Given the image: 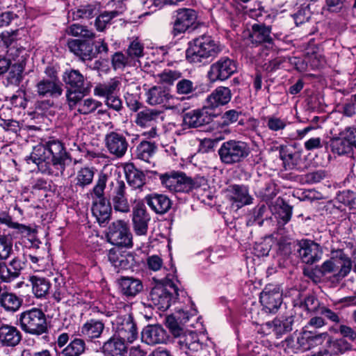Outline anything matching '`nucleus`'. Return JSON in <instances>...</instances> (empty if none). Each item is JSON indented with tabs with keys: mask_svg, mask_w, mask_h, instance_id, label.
<instances>
[{
	"mask_svg": "<svg viewBox=\"0 0 356 356\" xmlns=\"http://www.w3.org/2000/svg\"><path fill=\"white\" fill-rule=\"evenodd\" d=\"M67 159L63 143L54 138L35 145L29 157L41 172L56 177L63 173Z\"/></svg>",
	"mask_w": 356,
	"mask_h": 356,
	"instance_id": "f257e3e1",
	"label": "nucleus"
},
{
	"mask_svg": "<svg viewBox=\"0 0 356 356\" xmlns=\"http://www.w3.org/2000/svg\"><path fill=\"white\" fill-rule=\"evenodd\" d=\"M220 51L218 44L209 35H201L189 44L186 51L187 60L193 64L204 62Z\"/></svg>",
	"mask_w": 356,
	"mask_h": 356,
	"instance_id": "f03ea898",
	"label": "nucleus"
},
{
	"mask_svg": "<svg viewBox=\"0 0 356 356\" xmlns=\"http://www.w3.org/2000/svg\"><path fill=\"white\" fill-rule=\"evenodd\" d=\"M351 269V259L343 250H339L330 259L325 261L321 266H317L315 270L321 277L333 273L337 280H341L349 274Z\"/></svg>",
	"mask_w": 356,
	"mask_h": 356,
	"instance_id": "7ed1b4c3",
	"label": "nucleus"
},
{
	"mask_svg": "<svg viewBox=\"0 0 356 356\" xmlns=\"http://www.w3.org/2000/svg\"><path fill=\"white\" fill-rule=\"evenodd\" d=\"M17 321L26 334L40 336L47 332L46 315L40 309L33 307L21 312Z\"/></svg>",
	"mask_w": 356,
	"mask_h": 356,
	"instance_id": "20e7f679",
	"label": "nucleus"
},
{
	"mask_svg": "<svg viewBox=\"0 0 356 356\" xmlns=\"http://www.w3.org/2000/svg\"><path fill=\"white\" fill-rule=\"evenodd\" d=\"M178 291L175 284L166 277L165 284H157L152 289L148 297L149 305L159 310H167L178 298Z\"/></svg>",
	"mask_w": 356,
	"mask_h": 356,
	"instance_id": "39448f33",
	"label": "nucleus"
},
{
	"mask_svg": "<svg viewBox=\"0 0 356 356\" xmlns=\"http://www.w3.org/2000/svg\"><path fill=\"white\" fill-rule=\"evenodd\" d=\"M218 154L222 163L232 165L245 159L250 154V147L243 141L229 140L222 143Z\"/></svg>",
	"mask_w": 356,
	"mask_h": 356,
	"instance_id": "423d86ee",
	"label": "nucleus"
},
{
	"mask_svg": "<svg viewBox=\"0 0 356 356\" xmlns=\"http://www.w3.org/2000/svg\"><path fill=\"white\" fill-rule=\"evenodd\" d=\"M159 179L163 187L170 192L188 193L199 187L197 181L187 177L184 172L170 171L160 175Z\"/></svg>",
	"mask_w": 356,
	"mask_h": 356,
	"instance_id": "0eeeda50",
	"label": "nucleus"
},
{
	"mask_svg": "<svg viewBox=\"0 0 356 356\" xmlns=\"http://www.w3.org/2000/svg\"><path fill=\"white\" fill-rule=\"evenodd\" d=\"M107 178L106 174H100L97 184L93 188V192L99 200L93 203L92 213L99 224L104 223L109 220L111 213V204L108 200L104 197Z\"/></svg>",
	"mask_w": 356,
	"mask_h": 356,
	"instance_id": "6e6552de",
	"label": "nucleus"
},
{
	"mask_svg": "<svg viewBox=\"0 0 356 356\" xmlns=\"http://www.w3.org/2000/svg\"><path fill=\"white\" fill-rule=\"evenodd\" d=\"M109 197L115 211L127 213L131 211V202L129 200L127 186L121 179H115L109 184Z\"/></svg>",
	"mask_w": 356,
	"mask_h": 356,
	"instance_id": "1a4fd4ad",
	"label": "nucleus"
},
{
	"mask_svg": "<svg viewBox=\"0 0 356 356\" xmlns=\"http://www.w3.org/2000/svg\"><path fill=\"white\" fill-rule=\"evenodd\" d=\"M111 323L114 334L127 343H132L138 339L136 325L131 315L118 316L111 321Z\"/></svg>",
	"mask_w": 356,
	"mask_h": 356,
	"instance_id": "9d476101",
	"label": "nucleus"
},
{
	"mask_svg": "<svg viewBox=\"0 0 356 356\" xmlns=\"http://www.w3.org/2000/svg\"><path fill=\"white\" fill-rule=\"evenodd\" d=\"M108 241L117 246L125 248L132 247V234L130 232L129 225L122 220L112 222L107 234Z\"/></svg>",
	"mask_w": 356,
	"mask_h": 356,
	"instance_id": "9b49d317",
	"label": "nucleus"
},
{
	"mask_svg": "<svg viewBox=\"0 0 356 356\" xmlns=\"http://www.w3.org/2000/svg\"><path fill=\"white\" fill-rule=\"evenodd\" d=\"M296 245L298 257L302 263L312 265L321 260L323 250L318 243L310 239H302Z\"/></svg>",
	"mask_w": 356,
	"mask_h": 356,
	"instance_id": "f8f14e48",
	"label": "nucleus"
},
{
	"mask_svg": "<svg viewBox=\"0 0 356 356\" xmlns=\"http://www.w3.org/2000/svg\"><path fill=\"white\" fill-rule=\"evenodd\" d=\"M88 93L70 92L67 99L69 106L71 109H75L81 115H89L94 113L102 106L99 101L91 97L83 99Z\"/></svg>",
	"mask_w": 356,
	"mask_h": 356,
	"instance_id": "ddd939ff",
	"label": "nucleus"
},
{
	"mask_svg": "<svg viewBox=\"0 0 356 356\" xmlns=\"http://www.w3.org/2000/svg\"><path fill=\"white\" fill-rule=\"evenodd\" d=\"M235 61L228 57H222L213 63L208 72V77L211 82L225 81L236 72Z\"/></svg>",
	"mask_w": 356,
	"mask_h": 356,
	"instance_id": "4468645a",
	"label": "nucleus"
},
{
	"mask_svg": "<svg viewBox=\"0 0 356 356\" xmlns=\"http://www.w3.org/2000/svg\"><path fill=\"white\" fill-rule=\"evenodd\" d=\"M197 13L191 8H179L174 13V22L172 34L177 36L185 33L189 28L193 26L197 19Z\"/></svg>",
	"mask_w": 356,
	"mask_h": 356,
	"instance_id": "2eb2a0df",
	"label": "nucleus"
},
{
	"mask_svg": "<svg viewBox=\"0 0 356 356\" xmlns=\"http://www.w3.org/2000/svg\"><path fill=\"white\" fill-rule=\"evenodd\" d=\"M63 80L67 86L66 97L70 92L89 93L90 83L87 82L83 75L77 70H66L63 75Z\"/></svg>",
	"mask_w": 356,
	"mask_h": 356,
	"instance_id": "dca6fc26",
	"label": "nucleus"
},
{
	"mask_svg": "<svg viewBox=\"0 0 356 356\" xmlns=\"http://www.w3.org/2000/svg\"><path fill=\"white\" fill-rule=\"evenodd\" d=\"M161 113L159 111L145 108L136 114L135 123L140 127H150L149 131L144 132L143 135L148 138H154L157 135L156 124L161 118Z\"/></svg>",
	"mask_w": 356,
	"mask_h": 356,
	"instance_id": "f3484780",
	"label": "nucleus"
},
{
	"mask_svg": "<svg viewBox=\"0 0 356 356\" xmlns=\"http://www.w3.org/2000/svg\"><path fill=\"white\" fill-rule=\"evenodd\" d=\"M104 143L108 152L118 159L124 156L129 147L127 138L122 134L114 131L105 135Z\"/></svg>",
	"mask_w": 356,
	"mask_h": 356,
	"instance_id": "a211bd4d",
	"label": "nucleus"
},
{
	"mask_svg": "<svg viewBox=\"0 0 356 356\" xmlns=\"http://www.w3.org/2000/svg\"><path fill=\"white\" fill-rule=\"evenodd\" d=\"M174 343L176 347L186 355L204 350L197 334L193 332H182L175 338Z\"/></svg>",
	"mask_w": 356,
	"mask_h": 356,
	"instance_id": "6ab92c4d",
	"label": "nucleus"
},
{
	"mask_svg": "<svg viewBox=\"0 0 356 356\" xmlns=\"http://www.w3.org/2000/svg\"><path fill=\"white\" fill-rule=\"evenodd\" d=\"M108 261L119 272L133 268L137 263L136 255L130 252H122L119 249L112 248L108 254Z\"/></svg>",
	"mask_w": 356,
	"mask_h": 356,
	"instance_id": "aec40b11",
	"label": "nucleus"
},
{
	"mask_svg": "<svg viewBox=\"0 0 356 356\" xmlns=\"http://www.w3.org/2000/svg\"><path fill=\"white\" fill-rule=\"evenodd\" d=\"M35 88L37 94L43 97H58L63 91L62 83L54 74L49 79L40 80Z\"/></svg>",
	"mask_w": 356,
	"mask_h": 356,
	"instance_id": "412c9836",
	"label": "nucleus"
},
{
	"mask_svg": "<svg viewBox=\"0 0 356 356\" xmlns=\"http://www.w3.org/2000/svg\"><path fill=\"white\" fill-rule=\"evenodd\" d=\"M67 47L70 51L83 61L91 60L95 58L94 43L86 40L70 39Z\"/></svg>",
	"mask_w": 356,
	"mask_h": 356,
	"instance_id": "4be33fe9",
	"label": "nucleus"
},
{
	"mask_svg": "<svg viewBox=\"0 0 356 356\" xmlns=\"http://www.w3.org/2000/svg\"><path fill=\"white\" fill-rule=\"evenodd\" d=\"M22 339L20 330L11 324L2 323L0 325V346L2 347L13 348L17 346Z\"/></svg>",
	"mask_w": 356,
	"mask_h": 356,
	"instance_id": "5701e85b",
	"label": "nucleus"
},
{
	"mask_svg": "<svg viewBox=\"0 0 356 356\" xmlns=\"http://www.w3.org/2000/svg\"><path fill=\"white\" fill-rule=\"evenodd\" d=\"M145 96L147 103L152 106L161 105L168 107L171 99H177L164 88L158 86L149 88L145 92Z\"/></svg>",
	"mask_w": 356,
	"mask_h": 356,
	"instance_id": "b1692460",
	"label": "nucleus"
},
{
	"mask_svg": "<svg viewBox=\"0 0 356 356\" xmlns=\"http://www.w3.org/2000/svg\"><path fill=\"white\" fill-rule=\"evenodd\" d=\"M211 117L206 108L195 109L186 113L184 115V125L188 128H197L209 124Z\"/></svg>",
	"mask_w": 356,
	"mask_h": 356,
	"instance_id": "393cba45",
	"label": "nucleus"
},
{
	"mask_svg": "<svg viewBox=\"0 0 356 356\" xmlns=\"http://www.w3.org/2000/svg\"><path fill=\"white\" fill-rule=\"evenodd\" d=\"M9 72L8 79L11 83L18 84L22 80L24 71L23 62L12 63L10 58H0V74Z\"/></svg>",
	"mask_w": 356,
	"mask_h": 356,
	"instance_id": "a878e982",
	"label": "nucleus"
},
{
	"mask_svg": "<svg viewBox=\"0 0 356 356\" xmlns=\"http://www.w3.org/2000/svg\"><path fill=\"white\" fill-rule=\"evenodd\" d=\"M167 339L165 330L159 325L146 326L141 332V340L148 345L163 343Z\"/></svg>",
	"mask_w": 356,
	"mask_h": 356,
	"instance_id": "bb28decb",
	"label": "nucleus"
},
{
	"mask_svg": "<svg viewBox=\"0 0 356 356\" xmlns=\"http://www.w3.org/2000/svg\"><path fill=\"white\" fill-rule=\"evenodd\" d=\"M149 220L150 216L143 207L137 206L134 209L132 221L134 229L137 235L147 234Z\"/></svg>",
	"mask_w": 356,
	"mask_h": 356,
	"instance_id": "cd10ccee",
	"label": "nucleus"
},
{
	"mask_svg": "<svg viewBox=\"0 0 356 356\" xmlns=\"http://www.w3.org/2000/svg\"><path fill=\"white\" fill-rule=\"evenodd\" d=\"M232 98L231 90L229 88L219 86L207 97V107L216 108L227 104Z\"/></svg>",
	"mask_w": 356,
	"mask_h": 356,
	"instance_id": "c85d7f7f",
	"label": "nucleus"
},
{
	"mask_svg": "<svg viewBox=\"0 0 356 356\" xmlns=\"http://www.w3.org/2000/svg\"><path fill=\"white\" fill-rule=\"evenodd\" d=\"M270 209L280 226L284 225L291 220L292 208L282 198L278 197Z\"/></svg>",
	"mask_w": 356,
	"mask_h": 356,
	"instance_id": "c756f323",
	"label": "nucleus"
},
{
	"mask_svg": "<svg viewBox=\"0 0 356 356\" xmlns=\"http://www.w3.org/2000/svg\"><path fill=\"white\" fill-rule=\"evenodd\" d=\"M147 205L156 213L164 214L172 206L170 198L163 194L152 193L145 197Z\"/></svg>",
	"mask_w": 356,
	"mask_h": 356,
	"instance_id": "7c9ffc66",
	"label": "nucleus"
},
{
	"mask_svg": "<svg viewBox=\"0 0 356 356\" xmlns=\"http://www.w3.org/2000/svg\"><path fill=\"white\" fill-rule=\"evenodd\" d=\"M229 192L232 205H234L237 209L252 203V198L249 195L247 187L244 186H231Z\"/></svg>",
	"mask_w": 356,
	"mask_h": 356,
	"instance_id": "2f4dec72",
	"label": "nucleus"
},
{
	"mask_svg": "<svg viewBox=\"0 0 356 356\" xmlns=\"http://www.w3.org/2000/svg\"><path fill=\"white\" fill-rule=\"evenodd\" d=\"M127 341L115 334L102 346L103 352L108 356H124L127 353Z\"/></svg>",
	"mask_w": 356,
	"mask_h": 356,
	"instance_id": "473e14b6",
	"label": "nucleus"
},
{
	"mask_svg": "<svg viewBox=\"0 0 356 356\" xmlns=\"http://www.w3.org/2000/svg\"><path fill=\"white\" fill-rule=\"evenodd\" d=\"M328 337L327 332L312 335L310 332L304 331L297 337V346L300 351L307 350L314 345L321 344Z\"/></svg>",
	"mask_w": 356,
	"mask_h": 356,
	"instance_id": "72a5a7b5",
	"label": "nucleus"
},
{
	"mask_svg": "<svg viewBox=\"0 0 356 356\" xmlns=\"http://www.w3.org/2000/svg\"><path fill=\"white\" fill-rule=\"evenodd\" d=\"M121 84L120 79L114 77L106 82L97 83L94 88V94L104 98L118 95Z\"/></svg>",
	"mask_w": 356,
	"mask_h": 356,
	"instance_id": "f704fd0d",
	"label": "nucleus"
},
{
	"mask_svg": "<svg viewBox=\"0 0 356 356\" xmlns=\"http://www.w3.org/2000/svg\"><path fill=\"white\" fill-rule=\"evenodd\" d=\"M104 330V324L101 321L96 319H90L87 321L80 327V335L92 340L99 338Z\"/></svg>",
	"mask_w": 356,
	"mask_h": 356,
	"instance_id": "c9c22d12",
	"label": "nucleus"
},
{
	"mask_svg": "<svg viewBox=\"0 0 356 356\" xmlns=\"http://www.w3.org/2000/svg\"><path fill=\"white\" fill-rule=\"evenodd\" d=\"M119 284L122 293L128 297H134L143 289L142 281L134 277H122Z\"/></svg>",
	"mask_w": 356,
	"mask_h": 356,
	"instance_id": "e433bc0d",
	"label": "nucleus"
},
{
	"mask_svg": "<svg viewBox=\"0 0 356 356\" xmlns=\"http://www.w3.org/2000/svg\"><path fill=\"white\" fill-rule=\"evenodd\" d=\"M23 303V299L15 293L1 291L0 293V307L6 312L15 313L17 312Z\"/></svg>",
	"mask_w": 356,
	"mask_h": 356,
	"instance_id": "4c0bfd02",
	"label": "nucleus"
},
{
	"mask_svg": "<svg viewBox=\"0 0 356 356\" xmlns=\"http://www.w3.org/2000/svg\"><path fill=\"white\" fill-rule=\"evenodd\" d=\"M325 349L330 356H338L351 350L353 346L346 339L329 337Z\"/></svg>",
	"mask_w": 356,
	"mask_h": 356,
	"instance_id": "58836bf2",
	"label": "nucleus"
},
{
	"mask_svg": "<svg viewBox=\"0 0 356 356\" xmlns=\"http://www.w3.org/2000/svg\"><path fill=\"white\" fill-rule=\"evenodd\" d=\"M126 10V6L119 2V6L112 11H104L99 15L95 21V26L97 31H103L115 17L122 15Z\"/></svg>",
	"mask_w": 356,
	"mask_h": 356,
	"instance_id": "ea45409f",
	"label": "nucleus"
},
{
	"mask_svg": "<svg viewBox=\"0 0 356 356\" xmlns=\"http://www.w3.org/2000/svg\"><path fill=\"white\" fill-rule=\"evenodd\" d=\"M293 323L291 316H280L276 317L270 324L268 323V327L275 337L280 338L292 330Z\"/></svg>",
	"mask_w": 356,
	"mask_h": 356,
	"instance_id": "a19ab883",
	"label": "nucleus"
},
{
	"mask_svg": "<svg viewBox=\"0 0 356 356\" xmlns=\"http://www.w3.org/2000/svg\"><path fill=\"white\" fill-rule=\"evenodd\" d=\"M126 179L130 186L137 189L141 188L145 184V174L135 168L133 164H127L124 167Z\"/></svg>",
	"mask_w": 356,
	"mask_h": 356,
	"instance_id": "79ce46f5",
	"label": "nucleus"
},
{
	"mask_svg": "<svg viewBox=\"0 0 356 356\" xmlns=\"http://www.w3.org/2000/svg\"><path fill=\"white\" fill-rule=\"evenodd\" d=\"M87 347L83 339L75 337L59 353V356H81Z\"/></svg>",
	"mask_w": 356,
	"mask_h": 356,
	"instance_id": "37998d69",
	"label": "nucleus"
},
{
	"mask_svg": "<svg viewBox=\"0 0 356 356\" xmlns=\"http://www.w3.org/2000/svg\"><path fill=\"white\" fill-rule=\"evenodd\" d=\"M277 149H279V158L285 170L293 169L298 165L300 155L298 152H289L287 147L283 145H279Z\"/></svg>",
	"mask_w": 356,
	"mask_h": 356,
	"instance_id": "c03bdc74",
	"label": "nucleus"
},
{
	"mask_svg": "<svg viewBox=\"0 0 356 356\" xmlns=\"http://www.w3.org/2000/svg\"><path fill=\"white\" fill-rule=\"evenodd\" d=\"M330 143L331 150L334 154L344 155L352 152L353 147L350 142L345 138L343 131L340 133L339 138L331 139Z\"/></svg>",
	"mask_w": 356,
	"mask_h": 356,
	"instance_id": "a18cd8bd",
	"label": "nucleus"
},
{
	"mask_svg": "<svg viewBox=\"0 0 356 356\" xmlns=\"http://www.w3.org/2000/svg\"><path fill=\"white\" fill-rule=\"evenodd\" d=\"M156 150V146L154 143L143 140L137 146L136 156L138 159L151 163Z\"/></svg>",
	"mask_w": 356,
	"mask_h": 356,
	"instance_id": "49530a36",
	"label": "nucleus"
},
{
	"mask_svg": "<svg viewBox=\"0 0 356 356\" xmlns=\"http://www.w3.org/2000/svg\"><path fill=\"white\" fill-rule=\"evenodd\" d=\"M99 13V6L97 3L81 5L72 12L74 20L89 19L96 16Z\"/></svg>",
	"mask_w": 356,
	"mask_h": 356,
	"instance_id": "de8ad7c7",
	"label": "nucleus"
},
{
	"mask_svg": "<svg viewBox=\"0 0 356 356\" xmlns=\"http://www.w3.org/2000/svg\"><path fill=\"white\" fill-rule=\"evenodd\" d=\"M29 280L32 284L33 293L35 297L42 298L47 294L50 287V284L47 279L33 275L30 277Z\"/></svg>",
	"mask_w": 356,
	"mask_h": 356,
	"instance_id": "09e8293b",
	"label": "nucleus"
},
{
	"mask_svg": "<svg viewBox=\"0 0 356 356\" xmlns=\"http://www.w3.org/2000/svg\"><path fill=\"white\" fill-rule=\"evenodd\" d=\"M144 45L138 39L132 40L126 50V54L128 55L129 60L136 66L140 63L139 58L144 55Z\"/></svg>",
	"mask_w": 356,
	"mask_h": 356,
	"instance_id": "8fccbe9b",
	"label": "nucleus"
},
{
	"mask_svg": "<svg viewBox=\"0 0 356 356\" xmlns=\"http://www.w3.org/2000/svg\"><path fill=\"white\" fill-rule=\"evenodd\" d=\"M282 303V295L280 287L268 289V312L275 313Z\"/></svg>",
	"mask_w": 356,
	"mask_h": 356,
	"instance_id": "3c124183",
	"label": "nucleus"
},
{
	"mask_svg": "<svg viewBox=\"0 0 356 356\" xmlns=\"http://www.w3.org/2000/svg\"><path fill=\"white\" fill-rule=\"evenodd\" d=\"M94 171L92 168L88 167L82 168L77 172L76 184L83 188L92 183Z\"/></svg>",
	"mask_w": 356,
	"mask_h": 356,
	"instance_id": "603ef678",
	"label": "nucleus"
},
{
	"mask_svg": "<svg viewBox=\"0 0 356 356\" xmlns=\"http://www.w3.org/2000/svg\"><path fill=\"white\" fill-rule=\"evenodd\" d=\"M112 66L114 70H123L127 66H136L134 63L129 60L128 55L122 52H115L111 58Z\"/></svg>",
	"mask_w": 356,
	"mask_h": 356,
	"instance_id": "864d4df0",
	"label": "nucleus"
},
{
	"mask_svg": "<svg viewBox=\"0 0 356 356\" xmlns=\"http://www.w3.org/2000/svg\"><path fill=\"white\" fill-rule=\"evenodd\" d=\"M67 33L74 37H81L84 38L92 39L95 34L86 26L79 24H74L69 26Z\"/></svg>",
	"mask_w": 356,
	"mask_h": 356,
	"instance_id": "5fc2aeb1",
	"label": "nucleus"
},
{
	"mask_svg": "<svg viewBox=\"0 0 356 356\" xmlns=\"http://www.w3.org/2000/svg\"><path fill=\"white\" fill-rule=\"evenodd\" d=\"M12 253V240L8 236L0 234V262L6 261Z\"/></svg>",
	"mask_w": 356,
	"mask_h": 356,
	"instance_id": "6e6d98bb",
	"label": "nucleus"
},
{
	"mask_svg": "<svg viewBox=\"0 0 356 356\" xmlns=\"http://www.w3.org/2000/svg\"><path fill=\"white\" fill-rule=\"evenodd\" d=\"M10 264L6 261L0 262V281L3 283H10L19 277L13 271Z\"/></svg>",
	"mask_w": 356,
	"mask_h": 356,
	"instance_id": "4d7b16f0",
	"label": "nucleus"
},
{
	"mask_svg": "<svg viewBox=\"0 0 356 356\" xmlns=\"http://www.w3.org/2000/svg\"><path fill=\"white\" fill-rule=\"evenodd\" d=\"M299 307L309 313H314L319 312V307L321 306L315 296L308 295L300 301Z\"/></svg>",
	"mask_w": 356,
	"mask_h": 356,
	"instance_id": "13d9d810",
	"label": "nucleus"
},
{
	"mask_svg": "<svg viewBox=\"0 0 356 356\" xmlns=\"http://www.w3.org/2000/svg\"><path fill=\"white\" fill-rule=\"evenodd\" d=\"M252 43L261 44L267 40V29L260 24H254L250 35Z\"/></svg>",
	"mask_w": 356,
	"mask_h": 356,
	"instance_id": "bf43d9fd",
	"label": "nucleus"
},
{
	"mask_svg": "<svg viewBox=\"0 0 356 356\" xmlns=\"http://www.w3.org/2000/svg\"><path fill=\"white\" fill-rule=\"evenodd\" d=\"M310 17L311 11L309 3H307L306 2L302 3L299 10L293 15V19L297 26L308 22Z\"/></svg>",
	"mask_w": 356,
	"mask_h": 356,
	"instance_id": "052dcab7",
	"label": "nucleus"
},
{
	"mask_svg": "<svg viewBox=\"0 0 356 356\" xmlns=\"http://www.w3.org/2000/svg\"><path fill=\"white\" fill-rule=\"evenodd\" d=\"M18 31L3 32L0 34V46L4 47L6 50L17 44Z\"/></svg>",
	"mask_w": 356,
	"mask_h": 356,
	"instance_id": "680f3d73",
	"label": "nucleus"
},
{
	"mask_svg": "<svg viewBox=\"0 0 356 356\" xmlns=\"http://www.w3.org/2000/svg\"><path fill=\"white\" fill-rule=\"evenodd\" d=\"M339 202L348 207L350 209H356V191H343L337 196Z\"/></svg>",
	"mask_w": 356,
	"mask_h": 356,
	"instance_id": "e2e57ef3",
	"label": "nucleus"
},
{
	"mask_svg": "<svg viewBox=\"0 0 356 356\" xmlns=\"http://www.w3.org/2000/svg\"><path fill=\"white\" fill-rule=\"evenodd\" d=\"M195 90V83L190 79H181L176 84V92L178 95H190Z\"/></svg>",
	"mask_w": 356,
	"mask_h": 356,
	"instance_id": "0e129e2a",
	"label": "nucleus"
},
{
	"mask_svg": "<svg viewBox=\"0 0 356 356\" xmlns=\"http://www.w3.org/2000/svg\"><path fill=\"white\" fill-rule=\"evenodd\" d=\"M327 176V173L323 170H318L309 172L302 177V180L309 184H316L323 180Z\"/></svg>",
	"mask_w": 356,
	"mask_h": 356,
	"instance_id": "69168bd1",
	"label": "nucleus"
},
{
	"mask_svg": "<svg viewBox=\"0 0 356 356\" xmlns=\"http://www.w3.org/2000/svg\"><path fill=\"white\" fill-rule=\"evenodd\" d=\"M327 10L331 13H341L349 7L347 0H325Z\"/></svg>",
	"mask_w": 356,
	"mask_h": 356,
	"instance_id": "338daca9",
	"label": "nucleus"
},
{
	"mask_svg": "<svg viewBox=\"0 0 356 356\" xmlns=\"http://www.w3.org/2000/svg\"><path fill=\"white\" fill-rule=\"evenodd\" d=\"M181 74L177 71L165 70L159 74L161 82L167 85H172L175 81L181 78Z\"/></svg>",
	"mask_w": 356,
	"mask_h": 356,
	"instance_id": "774afa93",
	"label": "nucleus"
}]
</instances>
